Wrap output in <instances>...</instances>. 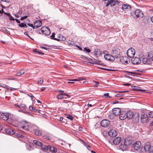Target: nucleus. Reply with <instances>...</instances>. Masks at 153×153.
I'll use <instances>...</instances> for the list:
<instances>
[{
	"instance_id": "obj_17",
	"label": "nucleus",
	"mask_w": 153,
	"mask_h": 153,
	"mask_svg": "<svg viewBox=\"0 0 153 153\" xmlns=\"http://www.w3.org/2000/svg\"><path fill=\"white\" fill-rule=\"evenodd\" d=\"M94 53L96 57H98L102 56V51L99 49H95L94 51Z\"/></svg>"
},
{
	"instance_id": "obj_32",
	"label": "nucleus",
	"mask_w": 153,
	"mask_h": 153,
	"mask_svg": "<svg viewBox=\"0 0 153 153\" xmlns=\"http://www.w3.org/2000/svg\"><path fill=\"white\" fill-rule=\"evenodd\" d=\"M4 14L6 15L7 16L9 17V19L10 20H14L15 19H14L12 16H11V15L8 13H4Z\"/></svg>"
},
{
	"instance_id": "obj_13",
	"label": "nucleus",
	"mask_w": 153,
	"mask_h": 153,
	"mask_svg": "<svg viewBox=\"0 0 153 153\" xmlns=\"http://www.w3.org/2000/svg\"><path fill=\"white\" fill-rule=\"evenodd\" d=\"M112 112L115 116H118L120 114L121 110L119 108H115L113 109Z\"/></svg>"
},
{
	"instance_id": "obj_11",
	"label": "nucleus",
	"mask_w": 153,
	"mask_h": 153,
	"mask_svg": "<svg viewBox=\"0 0 153 153\" xmlns=\"http://www.w3.org/2000/svg\"><path fill=\"white\" fill-rule=\"evenodd\" d=\"M104 58L107 60L113 61L115 60V58L113 56L109 54H106L104 56Z\"/></svg>"
},
{
	"instance_id": "obj_51",
	"label": "nucleus",
	"mask_w": 153,
	"mask_h": 153,
	"mask_svg": "<svg viewBox=\"0 0 153 153\" xmlns=\"http://www.w3.org/2000/svg\"><path fill=\"white\" fill-rule=\"evenodd\" d=\"M21 70L19 71H18L16 74V76H21Z\"/></svg>"
},
{
	"instance_id": "obj_3",
	"label": "nucleus",
	"mask_w": 153,
	"mask_h": 153,
	"mask_svg": "<svg viewBox=\"0 0 153 153\" xmlns=\"http://www.w3.org/2000/svg\"><path fill=\"white\" fill-rule=\"evenodd\" d=\"M135 54V50L132 48H129L127 51V56L130 58L133 57Z\"/></svg>"
},
{
	"instance_id": "obj_54",
	"label": "nucleus",
	"mask_w": 153,
	"mask_h": 153,
	"mask_svg": "<svg viewBox=\"0 0 153 153\" xmlns=\"http://www.w3.org/2000/svg\"><path fill=\"white\" fill-rule=\"evenodd\" d=\"M2 87L4 88H6L7 89H9L10 88L9 86L6 85H3V86H2Z\"/></svg>"
},
{
	"instance_id": "obj_4",
	"label": "nucleus",
	"mask_w": 153,
	"mask_h": 153,
	"mask_svg": "<svg viewBox=\"0 0 153 153\" xmlns=\"http://www.w3.org/2000/svg\"><path fill=\"white\" fill-rule=\"evenodd\" d=\"M42 33L46 35H49L51 33V32L48 28L46 27H42L41 29Z\"/></svg>"
},
{
	"instance_id": "obj_42",
	"label": "nucleus",
	"mask_w": 153,
	"mask_h": 153,
	"mask_svg": "<svg viewBox=\"0 0 153 153\" xmlns=\"http://www.w3.org/2000/svg\"><path fill=\"white\" fill-rule=\"evenodd\" d=\"M149 153H153V147L150 146L149 150Z\"/></svg>"
},
{
	"instance_id": "obj_44",
	"label": "nucleus",
	"mask_w": 153,
	"mask_h": 153,
	"mask_svg": "<svg viewBox=\"0 0 153 153\" xmlns=\"http://www.w3.org/2000/svg\"><path fill=\"white\" fill-rule=\"evenodd\" d=\"M43 82V80L41 78H39L38 79V82L37 83H39L41 84H42Z\"/></svg>"
},
{
	"instance_id": "obj_52",
	"label": "nucleus",
	"mask_w": 153,
	"mask_h": 153,
	"mask_svg": "<svg viewBox=\"0 0 153 153\" xmlns=\"http://www.w3.org/2000/svg\"><path fill=\"white\" fill-rule=\"evenodd\" d=\"M16 135L17 137H22V134L20 133H17L16 134Z\"/></svg>"
},
{
	"instance_id": "obj_41",
	"label": "nucleus",
	"mask_w": 153,
	"mask_h": 153,
	"mask_svg": "<svg viewBox=\"0 0 153 153\" xmlns=\"http://www.w3.org/2000/svg\"><path fill=\"white\" fill-rule=\"evenodd\" d=\"M111 2L110 0H108L105 2V4H106V7H108L109 5H110L111 6Z\"/></svg>"
},
{
	"instance_id": "obj_10",
	"label": "nucleus",
	"mask_w": 153,
	"mask_h": 153,
	"mask_svg": "<svg viewBox=\"0 0 153 153\" xmlns=\"http://www.w3.org/2000/svg\"><path fill=\"white\" fill-rule=\"evenodd\" d=\"M131 61L132 64L137 65L140 63L141 60L139 58L135 57L132 58Z\"/></svg>"
},
{
	"instance_id": "obj_31",
	"label": "nucleus",
	"mask_w": 153,
	"mask_h": 153,
	"mask_svg": "<svg viewBox=\"0 0 153 153\" xmlns=\"http://www.w3.org/2000/svg\"><path fill=\"white\" fill-rule=\"evenodd\" d=\"M42 149L44 150H48L49 146V145H42Z\"/></svg>"
},
{
	"instance_id": "obj_6",
	"label": "nucleus",
	"mask_w": 153,
	"mask_h": 153,
	"mask_svg": "<svg viewBox=\"0 0 153 153\" xmlns=\"http://www.w3.org/2000/svg\"><path fill=\"white\" fill-rule=\"evenodd\" d=\"M150 146V145L148 143L146 144L144 147L142 146L141 147L140 151L141 153H145L146 151H148Z\"/></svg>"
},
{
	"instance_id": "obj_60",
	"label": "nucleus",
	"mask_w": 153,
	"mask_h": 153,
	"mask_svg": "<svg viewBox=\"0 0 153 153\" xmlns=\"http://www.w3.org/2000/svg\"><path fill=\"white\" fill-rule=\"evenodd\" d=\"M85 79L84 78L82 77H80L78 78V81H82L85 80Z\"/></svg>"
},
{
	"instance_id": "obj_45",
	"label": "nucleus",
	"mask_w": 153,
	"mask_h": 153,
	"mask_svg": "<svg viewBox=\"0 0 153 153\" xmlns=\"http://www.w3.org/2000/svg\"><path fill=\"white\" fill-rule=\"evenodd\" d=\"M27 25H28V26L30 27H32L34 29H35V27L33 26V24L30 23H28L27 24Z\"/></svg>"
},
{
	"instance_id": "obj_58",
	"label": "nucleus",
	"mask_w": 153,
	"mask_h": 153,
	"mask_svg": "<svg viewBox=\"0 0 153 153\" xmlns=\"http://www.w3.org/2000/svg\"><path fill=\"white\" fill-rule=\"evenodd\" d=\"M28 16H24L23 17H21V20H23L25 19Z\"/></svg>"
},
{
	"instance_id": "obj_55",
	"label": "nucleus",
	"mask_w": 153,
	"mask_h": 153,
	"mask_svg": "<svg viewBox=\"0 0 153 153\" xmlns=\"http://www.w3.org/2000/svg\"><path fill=\"white\" fill-rule=\"evenodd\" d=\"M100 69H102V70H104L107 71H110L111 70H110V69H109L106 68H101Z\"/></svg>"
},
{
	"instance_id": "obj_33",
	"label": "nucleus",
	"mask_w": 153,
	"mask_h": 153,
	"mask_svg": "<svg viewBox=\"0 0 153 153\" xmlns=\"http://www.w3.org/2000/svg\"><path fill=\"white\" fill-rule=\"evenodd\" d=\"M81 141H82L83 142V144L86 147H89V148H91L90 145L88 144L87 142H85V141H84L83 140L81 139H79Z\"/></svg>"
},
{
	"instance_id": "obj_35",
	"label": "nucleus",
	"mask_w": 153,
	"mask_h": 153,
	"mask_svg": "<svg viewBox=\"0 0 153 153\" xmlns=\"http://www.w3.org/2000/svg\"><path fill=\"white\" fill-rule=\"evenodd\" d=\"M19 26L21 27L26 28L27 27V25L23 23H22L21 24H19Z\"/></svg>"
},
{
	"instance_id": "obj_63",
	"label": "nucleus",
	"mask_w": 153,
	"mask_h": 153,
	"mask_svg": "<svg viewBox=\"0 0 153 153\" xmlns=\"http://www.w3.org/2000/svg\"><path fill=\"white\" fill-rule=\"evenodd\" d=\"M21 72L22 75L24 74L25 73V71L23 70H21Z\"/></svg>"
},
{
	"instance_id": "obj_27",
	"label": "nucleus",
	"mask_w": 153,
	"mask_h": 153,
	"mask_svg": "<svg viewBox=\"0 0 153 153\" xmlns=\"http://www.w3.org/2000/svg\"><path fill=\"white\" fill-rule=\"evenodd\" d=\"M48 147H49L48 150L51 152H56L57 151V149L55 147L50 146H49Z\"/></svg>"
},
{
	"instance_id": "obj_12",
	"label": "nucleus",
	"mask_w": 153,
	"mask_h": 153,
	"mask_svg": "<svg viewBox=\"0 0 153 153\" xmlns=\"http://www.w3.org/2000/svg\"><path fill=\"white\" fill-rule=\"evenodd\" d=\"M120 62L123 64L125 65L128 63V61L129 60V59L126 56H122L120 58Z\"/></svg>"
},
{
	"instance_id": "obj_2",
	"label": "nucleus",
	"mask_w": 153,
	"mask_h": 153,
	"mask_svg": "<svg viewBox=\"0 0 153 153\" xmlns=\"http://www.w3.org/2000/svg\"><path fill=\"white\" fill-rule=\"evenodd\" d=\"M10 114L9 113H0V119L7 122Z\"/></svg>"
},
{
	"instance_id": "obj_39",
	"label": "nucleus",
	"mask_w": 153,
	"mask_h": 153,
	"mask_svg": "<svg viewBox=\"0 0 153 153\" xmlns=\"http://www.w3.org/2000/svg\"><path fill=\"white\" fill-rule=\"evenodd\" d=\"M2 30L3 31H4L7 33L10 34V32L5 27H3L2 28Z\"/></svg>"
},
{
	"instance_id": "obj_62",
	"label": "nucleus",
	"mask_w": 153,
	"mask_h": 153,
	"mask_svg": "<svg viewBox=\"0 0 153 153\" xmlns=\"http://www.w3.org/2000/svg\"><path fill=\"white\" fill-rule=\"evenodd\" d=\"M69 81H78V78L77 79H69Z\"/></svg>"
},
{
	"instance_id": "obj_48",
	"label": "nucleus",
	"mask_w": 153,
	"mask_h": 153,
	"mask_svg": "<svg viewBox=\"0 0 153 153\" xmlns=\"http://www.w3.org/2000/svg\"><path fill=\"white\" fill-rule=\"evenodd\" d=\"M21 107H22V108H26V105L24 104H21L20 105V108Z\"/></svg>"
},
{
	"instance_id": "obj_50",
	"label": "nucleus",
	"mask_w": 153,
	"mask_h": 153,
	"mask_svg": "<svg viewBox=\"0 0 153 153\" xmlns=\"http://www.w3.org/2000/svg\"><path fill=\"white\" fill-rule=\"evenodd\" d=\"M55 35V33H53L52 34V35L51 36V39L55 40V38H55L54 36Z\"/></svg>"
},
{
	"instance_id": "obj_26",
	"label": "nucleus",
	"mask_w": 153,
	"mask_h": 153,
	"mask_svg": "<svg viewBox=\"0 0 153 153\" xmlns=\"http://www.w3.org/2000/svg\"><path fill=\"white\" fill-rule=\"evenodd\" d=\"M126 117L129 119H131L133 117V114L131 111H128L126 113Z\"/></svg>"
},
{
	"instance_id": "obj_24",
	"label": "nucleus",
	"mask_w": 153,
	"mask_h": 153,
	"mask_svg": "<svg viewBox=\"0 0 153 153\" xmlns=\"http://www.w3.org/2000/svg\"><path fill=\"white\" fill-rule=\"evenodd\" d=\"M121 140V138L120 137H117L114 139L113 142L114 144L117 145L120 143Z\"/></svg>"
},
{
	"instance_id": "obj_43",
	"label": "nucleus",
	"mask_w": 153,
	"mask_h": 153,
	"mask_svg": "<svg viewBox=\"0 0 153 153\" xmlns=\"http://www.w3.org/2000/svg\"><path fill=\"white\" fill-rule=\"evenodd\" d=\"M7 79L9 80H16V78H13L10 76H8L7 77Z\"/></svg>"
},
{
	"instance_id": "obj_30",
	"label": "nucleus",
	"mask_w": 153,
	"mask_h": 153,
	"mask_svg": "<svg viewBox=\"0 0 153 153\" xmlns=\"http://www.w3.org/2000/svg\"><path fill=\"white\" fill-rule=\"evenodd\" d=\"M33 142L34 144L39 146H42V143L41 142L36 140H33Z\"/></svg>"
},
{
	"instance_id": "obj_38",
	"label": "nucleus",
	"mask_w": 153,
	"mask_h": 153,
	"mask_svg": "<svg viewBox=\"0 0 153 153\" xmlns=\"http://www.w3.org/2000/svg\"><path fill=\"white\" fill-rule=\"evenodd\" d=\"M18 111L19 112H22L23 113H25L26 114H28V115H30V112H28L24 111L22 110L19 109V110H18Z\"/></svg>"
},
{
	"instance_id": "obj_49",
	"label": "nucleus",
	"mask_w": 153,
	"mask_h": 153,
	"mask_svg": "<svg viewBox=\"0 0 153 153\" xmlns=\"http://www.w3.org/2000/svg\"><path fill=\"white\" fill-rule=\"evenodd\" d=\"M27 95L28 96L30 97L31 100L33 101V99L34 98V97L31 94Z\"/></svg>"
},
{
	"instance_id": "obj_14",
	"label": "nucleus",
	"mask_w": 153,
	"mask_h": 153,
	"mask_svg": "<svg viewBox=\"0 0 153 153\" xmlns=\"http://www.w3.org/2000/svg\"><path fill=\"white\" fill-rule=\"evenodd\" d=\"M140 118L141 122L143 123H145L148 119V115L146 114H143L141 115Z\"/></svg>"
},
{
	"instance_id": "obj_64",
	"label": "nucleus",
	"mask_w": 153,
	"mask_h": 153,
	"mask_svg": "<svg viewBox=\"0 0 153 153\" xmlns=\"http://www.w3.org/2000/svg\"><path fill=\"white\" fill-rule=\"evenodd\" d=\"M15 20L16 21V22L17 23H19V24L20 23V22L19 21L18 19H15L14 20Z\"/></svg>"
},
{
	"instance_id": "obj_40",
	"label": "nucleus",
	"mask_w": 153,
	"mask_h": 153,
	"mask_svg": "<svg viewBox=\"0 0 153 153\" xmlns=\"http://www.w3.org/2000/svg\"><path fill=\"white\" fill-rule=\"evenodd\" d=\"M148 114L149 117L153 118V111H149L148 113Z\"/></svg>"
},
{
	"instance_id": "obj_5",
	"label": "nucleus",
	"mask_w": 153,
	"mask_h": 153,
	"mask_svg": "<svg viewBox=\"0 0 153 153\" xmlns=\"http://www.w3.org/2000/svg\"><path fill=\"white\" fill-rule=\"evenodd\" d=\"M111 54L115 58H117L119 57L120 54V51L118 49L115 48H113L112 50Z\"/></svg>"
},
{
	"instance_id": "obj_20",
	"label": "nucleus",
	"mask_w": 153,
	"mask_h": 153,
	"mask_svg": "<svg viewBox=\"0 0 153 153\" xmlns=\"http://www.w3.org/2000/svg\"><path fill=\"white\" fill-rule=\"evenodd\" d=\"M42 25L41 21L39 20L35 21L34 23V25L35 27L38 28L41 27Z\"/></svg>"
},
{
	"instance_id": "obj_8",
	"label": "nucleus",
	"mask_w": 153,
	"mask_h": 153,
	"mask_svg": "<svg viewBox=\"0 0 153 153\" xmlns=\"http://www.w3.org/2000/svg\"><path fill=\"white\" fill-rule=\"evenodd\" d=\"M110 121L108 120H102L100 123L101 126L104 127H107L110 125Z\"/></svg>"
},
{
	"instance_id": "obj_21",
	"label": "nucleus",
	"mask_w": 153,
	"mask_h": 153,
	"mask_svg": "<svg viewBox=\"0 0 153 153\" xmlns=\"http://www.w3.org/2000/svg\"><path fill=\"white\" fill-rule=\"evenodd\" d=\"M55 40L57 41H64L66 40V38L62 35L59 34L58 35L57 38H55Z\"/></svg>"
},
{
	"instance_id": "obj_7",
	"label": "nucleus",
	"mask_w": 153,
	"mask_h": 153,
	"mask_svg": "<svg viewBox=\"0 0 153 153\" xmlns=\"http://www.w3.org/2000/svg\"><path fill=\"white\" fill-rule=\"evenodd\" d=\"M134 13L137 18H142L143 16V12L139 9H136L134 11Z\"/></svg>"
},
{
	"instance_id": "obj_18",
	"label": "nucleus",
	"mask_w": 153,
	"mask_h": 153,
	"mask_svg": "<svg viewBox=\"0 0 153 153\" xmlns=\"http://www.w3.org/2000/svg\"><path fill=\"white\" fill-rule=\"evenodd\" d=\"M141 146V143L140 141H137L135 144L134 145V150H137L140 149Z\"/></svg>"
},
{
	"instance_id": "obj_25",
	"label": "nucleus",
	"mask_w": 153,
	"mask_h": 153,
	"mask_svg": "<svg viewBox=\"0 0 153 153\" xmlns=\"http://www.w3.org/2000/svg\"><path fill=\"white\" fill-rule=\"evenodd\" d=\"M126 113L125 112H121L120 114L119 115V118L120 120H122L125 119L126 117Z\"/></svg>"
},
{
	"instance_id": "obj_53",
	"label": "nucleus",
	"mask_w": 153,
	"mask_h": 153,
	"mask_svg": "<svg viewBox=\"0 0 153 153\" xmlns=\"http://www.w3.org/2000/svg\"><path fill=\"white\" fill-rule=\"evenodd\" d=\"M33 52L36 54H39V51H38L37 49H34L33 50Z\"/></svg>"
},
{
	"instance_id": "obj_9",
	"label": "nucleus",
	"mask_w": 153,
	"mask_h": 153,
	"mask_svg": "<svg viewBox=\"0 0 153 153\" xmlns=\"http://www.w3.org/2000/svg\"><path fill=\"white\" fill-rule=\"evenodd\" d=\"M131 7L130 5L127 4H123L122 7V9L126 13L130 11Z\"/></svg>"
},
{
	"instance_id": "obj_1",
	"label": "nucleus",
	"mask_w": 153,
	"mask_h": 153,
	"mask_svg": "<svg viewBox=\"0 0 153 153\" xmlns=\"http://www.w3.org/2000/svg\"><path fill=\"white\" fill-rule=\"evenodd\" d=\"M7 123L15 127H17L19 124L18 118L11 113L9 114Z\"/></svg>"
},
{
	"instance_id": "obj_28",
	"label": "nucleus",
	"mask_w": 153,
	"mask_h": 153,
	"mask_svg": "<svg viewBox=\"0 0 153 153\" xmlns=\"http://www.w3.org/2000/svg\"><path fill=\"white\" fill-rule=\"evenodd\" d=\"M111 3V7L114 6L116 4H119V1L115 0H110Z\"/></svg>"
},
{
	"instance_id": "obj_16",
	"label": "nucleus",
	"mask_w": 153,
	"mask_h": 153,
	"mask_svg": "<svg viewBox=\"0 0 153 153\" xmlns=\"http://www.w3.org/2000/svg\"><path fill=\"white\" fill-rule=\"evenodd\" d=\"M108 134L111 137H115L117 135V132L115 130L112 129L108 132Z\"/></svg>"
},
{
	"instance_id": "obj_36",
	"label": "nucleus",
	"mask_w": 153,
	"mask_h": 153,
	"mask_svg": "<svg viewBox=\"0 0 153 153\" xmlns=\"http://www.w3.org/2000/svg\"><path fill=\"white\" fill-rule=\"evenodd\" d=\"M63 95L59 94L56 96V98L58 99H64L65 97H63Z\"/></svg>"
},
{
	"instance_id": "obj_34",
	"label": "nucleus",
	"mask_w": 153,
	"mask_h": 153,
	"mask_svg": "<svg viewBox=\"0 0 153 153\" xmlns=\"http://www.w3.org/2000/svg\"><path fill=\"white\" fill-rule=\"evenodd\" d=\"M87 60L91 61L93 63H94L95 62L96 64H99V63H97V62L95 61V59L93 58H91L88 57Z\"/></svg>"
},
{
	"instance_id": "obj_47",
	"label": "nucleus",
	"mask_w": 153,
	"mask_h": 153,
	"mask_svg": "<svg viewBox=\"0 0 153 153\" xmlns=\"http://www.w3.org/2000/svg\"><path fill=\"white\" fill-rule=\"evenodd\" d=\"M109 93H107L105 94H104V96L106 98H110L111 97V96H109Z\"/></svg>"
},
{
	"instance_id": "obj_61",
	"label": "nucleus",
	"mask_w": 153,
	"mask_h": 153,
	"mask_svg": "<svg viewBox=\"0 0 153 153\" xmlns=\"http://www.w3.org/2000/svg\"><path fill=\"white\" fill-rule=\"evenodd\" d=\"M9 90H10V91H13V90H16V88H11L10 87V88L9 89Z\"/></svg>"
},
{
	"instance_id": "obj_22",
	"label": "nucleus",
	"mask_w": 153,
	"mask_h": 153,
	"mask_svg": "<svg viewBox=\"0 0 153 153\" xmlns=\"http://www.w3.org/2000/svg\"><path fill=\"white\" fill-rule=\"evenodd\" d=\"M142 62L144 64L147 65H149L151 64V61L148 58H143L142 59Z\"/></svg>"
},
{
	"instance_id": "obj_15",
	"label": "nucleus",
	"mask_w": 153,
	"mask_h": 153,
	"mask_svg": "<svg viewBox=\"0 0 153 153\" xmlns=\"http://www.w3.org/2000/svg\"><path fill=\"white\" fill-rule=\"evenodd\" d=\"M22 124L23 125L22 126V128L25 130H27L29 128V123L25 120H24L22 121Z\"/></svg>"
},
{
	"instance_id": "obj_56",
	"label": "nucleus",
	"mask_w": 153,
	"mask_h": 153,
	"mask_svg": "<svg viewBox=\"0 0 153 153\" xmlns=\"http://www.w3.org/2000/svg\"><path fill=\"white\" fill-rule=\"evenodd\" d=\"M29 109L30 111H33L34 109H33V107L30 105L29 107Z\"/></svg>"
},
{
	"instance_id": "obj_19",
	"label": "nucleus",
	"mask_w": 153,
	"mask_h": 153,
	"mask_svg": "<svg viewBox=\"0 0 153 153\" xmlns=\"http://www.w3.org/2000/svg\"><path fill=\"white\" fill-rule=\"evenodd\" d=\"M33 131L36 135L39 136L42 135V131L39 129L38 128L36 127V128H34Z\"/></svg>"
},
{
	"instance_id": "obj_29",
	"label": "nucleus",
	"mask_w": 153,
	"mask_h": 153,
	"mask_svg": "<svg viewBox=\"0 0 153 153\" xmlns=\"http://www.w3.org/2000/svg\"><path fill=\"white\" fill-rule=\"evenodd\" d=\"M57 92H59V94L64 95V96H66L67 97H70V95L68 94H66L65 93H64V91L63 90H58L57 91Z\"/></svg>"
},
{
	"instance_id": "obj_37",
	"label": "nucleus",
	"mask_w": 153,
	"mask_h": 153,
	"mask_svg": "<svg viewBox=\"0 0 153 153\" xmlns=\"http://www.w3.org/2000/svg\"><path fill=\"white\" fill-rule=\"evenodd\" d=\"M67 116L66 118L70 120H72L74 118V117L71 115L69 114H65Z\"/></svg>"
},
{
	"instance_id": "obj_59",
	"label": "nucleus",
	"mask_w": 153,
	"mask_h": 153,
	"mask_svg": "<svg viewBox=\"0 0 153 153\" xmlns=\"http://www.w3.org/2000/svg\"><path fill=\"white\" fill-rule=\"evenodd\" d=\"M70 144H68V143H66L65 144V146L66 147L68 148H70Z\"/></svg>"
},
{
	"instance_id": "obj_23",
	"label": "nucleus",
	"mask_w": 153,
	"mask_h": 153,
	"mask_svg": "<svg viewBox=\"0 0 153 153\" xmlns=\"http://www.w3.org/2000/svg\"><path fill=\"white\" fill-rule=\"evenodd\" d=\"M5 132L9 134L13 135L15 134V132L12 128H7L5 129Z\"/></svg>"
},
{
	"instance_id": "obj_46",
	"label": "nucleus",
	"mask_w": 153,
	"mask_h": 153,
	"mask_svg": "<svg viewBox=\"0 0 153 153\" xmlns=\"http://www.w3.org/2000/svg\"><path fill=\"white\" fill-rule=\"evenodd\" d=\"M84 50L85 51L88 53H90L91 52V50L88 48H84Z\"/></svg>"
},
{
	"instance_id": "obj_57",
	"label": "nucleus",
	"mask_w": 153,
	"mask_h": 153,
	"mask_svg": "<svg viewBox=\"0 0 153 153\" xmlns=\"http://www.w3.org/2000/svg\"><path fill=\"white\" fill-rule=\"evenodd\" d=\"M94 82L95 83V84L94 85V86L95 87H97L98 85L99 84V82L95 81Z\"/></svg>"
}]
</instances>
